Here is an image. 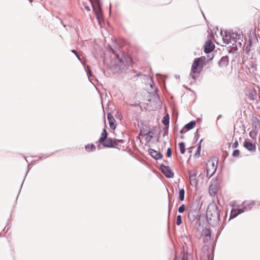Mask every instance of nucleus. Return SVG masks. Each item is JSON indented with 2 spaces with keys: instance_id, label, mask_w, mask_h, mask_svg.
Listing matches in <instances>:
<instances>
[{
  "instance_id": "nucleus-12",
  "label": "nucleus",
  "mask_w": 260,
  "mask_h": 260,
  "mask_svg": "<svg viewBox=\"0 0 260 260\" xmlns=\"http://www.w3.org/2000/svg\"><path fill=\"white\" fill-rule=\"evenodd\" d=\"M244 146L249 151H254L255 150V145L249 140L245 141Z\"/></svg>"
},
{
  "instance_id": "nucleus-26",
  "label": "nucleus",
  "mask_w": 260,
  "mask_h": 260,
  "mask_svg": "<svg viewBox=\"0 0 260 260\" xmlns=\"http://www.w3.org/2000/svg\"><path fill=\"white\" fill-rule=\"evenodd\" d=\"M201 147L199 146L198 148L197 152L194 154V156L196 157H198L200 154Z\"/></svg>"
},
{
  "instance_id": "nucleus-24",
  "label": "nucleus",
  "mask_w": 260,
  "mask_h": 260,
  "mask_svg": "<svg viewBox=\"0 0 260 260\" xmlns=\"http://www.w3.org/2000/svg\"><path fill=\"white\" fill-rule=\"evenodd\" d=\"M185 211V206L184 205H182L178 209V211L179 213H182Z\"/></svg>"
},
{
  "instance_id": "nucleus-10",
  "label": "nucleus",
  "mask_w": 260,
  "mask_h": 260,
  "mask_svg": "<svg viewBox=\"0 0 260 260\" xmlns=\"http://www.w3.org/2000/svg\"><path fill=\"white\" fill-rule=\"evenodd\" d=\"M107 119L109 121L110 128L112 129H115L116 128V125L115 124V120L113 115L111 113H108Z\"/></svg>"
},
{
  "instance_id": "nucleus-14",
  "label": "nucleus",
  "mask_w": 260,
  "mask_h": 260,
  "mask_svg": "<svg viewBox=\"0 0 260 260\" xmlns=\"http://www.w3.org/2000/svg\"><path fill=\"white\" fill-rule=\"evenodd\" d=\"M196 125L195 121H191L189 123L186 124L183 129H182L181 131V133H183L186 132V131L193 128Z\"/></svg>"
},
{
  "instance_id": "nucleus-3",
  "label": "nucleus",
  "mask_w": 260,
  "mask_h": 260,
  "mask_svg": "<svg viewBox=\"0 0 260 260\" xmlns=\"http://www.w3.org/2000/svg\"><path fill=\"white\" fill-rule=\"evenodd\" d=\"M96 15L99 23L101 25L102 20V13L99 0H89Z\"/></svg>"
},
{
  "instance_id": "nucleus-23",
  "label": "nucleus",
  "mask_w": 260,
  "mask_h": 260,
  "mask_svg": "<svg viewBox=\"0 0 260 260\" xmlns=\"http://www.w3.org/2000/svg\"><path fill=\"white\" fill-rule=\"evenodd\" d=\"M240 151L238 149L235 150L233 152V156L234 157H238L240 155Z\"/></svg>"
},
{
  "instance_id": "nucleus-22",
  "label": "nucleus",
  "mask_w": 260,
  "mask_h": 260,
  "mask_svg": "<svg viewBox=\"0 0 260 260\" xmlns=\"http://www.w3.org/2000/svg\"><path fill=\"white\" fill-rule=\"evenodd\" d=\"M181 223H182L181 216V215H178L177 216V219H176V224H177V225H179L181 224Z\"/></svg>"
},
{
  "instance_id": "nucleus-5",
  "label": "nucleus",
  "mask_w": 260,
  "mask_h": 260,
  "mask_svg": "<svg viewBox=\"0 0 260 260\" xmlns=\"http://www.w3.org/2000/svg\"><path fill=\"white\" fill-rule=\"evenodd\" d=\"M217 169L216 165L212 160H208L206 163V171L207 177H211L215 172Z\"/></svg>"
},
{
  "instance_id": "nucleus-28",
  "label": "nucleus",
  "mask_w": 260,
  "mask_h": 260,
  "mask_svg": "<svg viewBox=\"0 0 260 260\" xmlns=\"http://www.w3.org/2000/svg\"><path fill=\"white\" fill-rule=\"evenodd\" d=\"M83 5L84 6L85 9L88 12L90 10L89 6H87L85 4L83 3Z\"/></svg>"
},
{
  "instance_id": "nucleus-6",
  "label": "nucleus",
  "mask_w": 260,
  "mask_h": 260,
  "mask_svg": "<svg viewBox=\"0 0 260 260\" xmlns=\"http://www.w3.org/2000/svg\"><path fill=\"white\" fill-rule=\"evenodd\" d=\"M204 48V52L206 53H209L213 51L215 48V45L212 41L208 40L205 42Z\"/></svg>"
},
{
  "instance_id": "nucleus-31",
  "label": "nucleus",
  "mask_w": 260,
  "mask_h": 260,
  "mask_svg": "<svg viewBox=\"0 0 260 260\" xmlns=\"http://www.w3.org/2000/svg\"><path fill=\"white\" fill-rule=\"evenodd\" d=\"M221 117H222V115H219L218 118H217V120H218Z\"/></svg>"
},
{
  "instance_id": "nucleus-8",
  "label": "nucleus",
  "mask_w": 260,
  "mask_h": 260,
  "mask_svg": "<svg viewBox=\"0 0 260 260\" xmlns=\"http://www.w3.org/2000/svg\"><path fill=\"white\" fill-rule=\"evenodd\" d=\"M160 169L161 170L163 174L168 178L173 177L174 175L173 172L171 171V169L169 167L165 166L164 165H161L160 167Z\"/></svg>"
},
{
  "instance_id": "nucleus-16",
  "label": "nucleus",
  "mask_w": 260,
  "mask_h": 260,
  "mask_svg": "<svg viewBox=\"0 0 260 260\" xmlns=\"http://www.w3.org/2000/svg\"><path fill=\"white\" fill-rule=\"evenodd\" d=\"M246 95L250 100H254L256 97V91L254 89L250 90L247 93Z\"/></svg>"
},
{
  "instance_id": "nucleus-13",
  "label": "nucleus",
  "mask_w": 260,
  "mask_h": 260,
  "mask_svg": "<svg viewBox=\"0 0 260 260\" xmlns=\"http://www.w3.org/2000/svg\"><path fill=\"white\" fill-rule=\"evenodd\" d=\"M148 152L150 155L155 159H158L162 156V155L160 152H157L153 149H149Z\"/></svg>"
},
{
  "instance_id": "nucleus-32",
  "label": "nucleus",
  "mask_w": 260,
  "mask_h": 260,
  "mask_svg": "<svg viewBox=\"0 0 260 260\" xmlns=\"http://www.w3.org/2000/svg\"><path fill=\"white\" fill-rule=\"evenodd\" d=\"M191 76L192 77V78H193V79H195V78H194V75H191Z\"/></svg>"
},
{
  "instance_id": "nucleus-1",
  "label": "nucleus",
  "mask_w": 260,
  "mask_h": 260,
  "mask_svg": "<svg viewBox=\"0 0 260 260\" xmlns=\"http://www.w3.org/2000/svg\"><path fill=\"white\" fill-rule=\"evenodd\" d=\"M99 142L102 143L103 145L105 147L117 148L119 145V144L123 143V141L122 140H118L116 139H107V133L106 129L104 128L101 134V136L99 140Z\"/></svg>"
},
{
  "instance_id": "nucleus-4",
  "label": "nucleus",
  "mask_w": 260,
  "mask_h": 260,
  "mask_svg": "<svg viewBox=\"0 0 260 260\" xmlns=\"http://www.w3.org/2000/svg\"><path fill=\"white\" fill-rule=\"evenodd\" d=\"M251 129L249 133L250 137H254L260 131V120L255 116H252L251 119Z\"/></svg>"
},
{
  "instance_id": "nucleus-11",
  "label": "nucleus",
  "mask_w": 260,
  "mask_h": 260,
  "mask_svg": "<svg viewBox=\"0 0 260 260\" xmlns=\"http://www.w3.org/2000/svg\"><path fill=\"white\" fill-rule=\"evenodd\" d=\"M229 57L226 56L222 57L219 61L218 64L220 67L224 68L227 67L229 64Z\"/></svg>"
},
{
  "instance_id": "nucleus-15",
  "label": "nucleus",
  "mask_w": 260,
  "mask_h": 260,
  "mask_svg": "<svg viewBox=\"0 0 260 260\" xmlns=\"http://www.w3.org/2000/svg\"><path fill=\"white\" fill-rule=\"evenodd\" d=\"M243 212V210L240 209H233L231 211L230 217L231 218H235L236 217L238 214L241 213Z\"/></svg>"
},
{
  "instance_id": "nucleus-7",
  "label": "nucleus",
  "mask_w": 260,
  "mask_h": 260,
  "mask_svg": "<svg viewBox=\"0 0 260 260\" xmlns=\"http://www.w3.org/2000/svg\"><path fill=\"white\" fill-rule=\"evenodd\" d=\"M219 187L217 184V182L215 181L214 183H212L209 189V193L212 197H214L218 190Z\"/></svg>"
},
{
  "instance_id": "nucleus-21",
  "label": "nucleus",
  "mask_w": 260,
  "mask_h": 260,
  "mask_svg": "<svg viewBox=\"0 0 260 260\" xmlns=\"http://www.w3.org/2000/svg\"><path fill=\"white\" fill-rule=\"evenodd\" d=\"M184 189H181L179 190V199L180 201H182L184 200Z\"/></svg>"
},
{
  "instance_id": "nucleus-29",
  "label": "nucleus",
  "mask_w": 260,
  "mask_h": 260,
  "mask_svg": "<svg viewBox=\"0 0 260 260\" xmlns=\"http://www.w3.org/2000/svg\"><path fill=\"white\" fill-rule=\"evenodd\" d=\"M72 52L73 53H74V54L77 56V57H78V58L79 60H80V57L78 56V54H77V52L76 51H75V50H72Z\"/></svg>"
},
{
  "instance_id": "nucleus-18",
  "label": "nucleus",
  "mask_w": 260,
  "mask_h": 260,
  "mask_svg": "<svg viewBox=\"0 0 260 260\" xmlns=\"http://www.w3.org/2000/svg\"><path fill=\"white\" fill-rule=\"evenodd\" d=\"M181 153L184 154L185 151V144L183 142H180L178 144Z\"/></svg>"
},
{
  "instance_id": "nucleus-9",
  "label": "nucleus",
  "mask_w": 260,
  "mask_h": 260,
  "mask_svg": "<svg viewBox=\"0 0 260 260\" xmlns=\"http://www.w3.org/2000/svg\"><path fill=\"white\" fill-rule=\"evenodd\" d=\"M197 173H189V182L190 184L192 186H196L198 184V181L197 178Z\"/></svg>"
},
{
  "instance_id": "nucleus-27",
  "label": "nucleus",
  "mask_w": 260,
  "mask_h": 260,
  "mask_svg": "<svg viewBox=\"0 0 260 260\" xmlns=\"http://www.w3.org/2000/svg\"><path fill=\"white\" fill-rule=\"evenodd\" d=\"M172 155V150L170 148H168L167 151V156L168 157H170Z\"/></svg>"
},
{
  "instance_id": "nucleus-20",
  "label": "nucleus",
  "mask_w": 260,
  "mask_h": 260,
  "mask_svg": "<svg viewBox=\"0 0 260 260\" xmlns=\"http://www.w3.org/2000/svg\"><path fill=\"white\" fill-rule=\"evenodd\" d=\"M203 234L207 238H210L211 232L208 229H205L203 231Z\"/></svg>"
},
{
  "instance_id": "nucleus-30",
  "label": "nucleus",
  "mask_w": 260,
  "mask_h": 260,
  "mask_svg": "<svg viewBox=\"0 0 260 260\" xmlns=\"http://www.w3.org/2000/svg\"><path fill=\"white\" fill-rule=\"evenodd\" d=\"M238 145V143L237 141H236L233 144V148H236Z\"/></svg>"
},
{
  "instance_id": "nucleus-2",
  "label": "nucleus",
  "mask_w": 260,
  "mask_h": 260,
  "mask_svg": "<svg viewBox=\"0 0 260 260\" xmlns=\"http://www.w3.org/2000/svg\"><path fill=\"white\" fill-rule=\"evenodd\" d=\"M205 60L204 56L195 58L191 66V73L199 74L203 71Z\"/></svg>"
},
{
  "instance_id": "nucleus-17",
  "label": "nucleus",
  "mask_w": 260,
  "mask_h": 260,
  "mask_svg": "<svg viewBox=\"0 0 260 260\" xmlns=\"http://www.w3.org/2000/svg\"><path fill=\"white\" fill-rule=\"evenodd\" d=\"M85 149L88 152L93 151L95 149V146L93 144H88L85 146Z\"/></svg>"
},
{
  "instance_id": "nucleus-19",
  "label": "nucleus",
  "mask_w": 260,
  "mask_h": 260,
  "mask_svg": "<svg viewBox=\"0 0 260 260\" xmlns=\"http://www.w3.org/2000/svg\"><path fill=\"white\" fill-rule=\"evenodd\" d=\"M169 119H170V118H169V114H167L166 115H165L163 119H162V122L164 124V125H165L166 126L169 125Z\"/></svg>"
},
{
  "instance_id": "nucleus-25",
  "label": "nucleus",
  "mask_w": 260,
  "mask_h": 260,
  "mask_svg": "<svg viewBox=\"0 0 260 260\" xmlns=\"http://www.w3.org/2000/svg\"><path fill=\"white\" fill-rule=\"evenodd\" d=\"M132 62V59L130 56H127V59L125 63L127 65L129 66L131 64Z\"/></svg>"
}]
</instances>
